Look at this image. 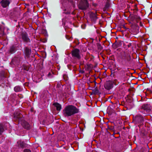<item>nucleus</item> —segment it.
<instances>
[{
  "mask_svg": "<svg viewBox=\"0 0 152 152\" xmlns=\"http://www.w3.org/2000/svg\"><path fill=\"white\" fill-rule=\"evenodd\" d=\"M78 110L75 106L69 105L66 106L63 110V114L65 117L71 116L78 112Z\"/></svg>",
  "mask_w": 152,
  "mask_h": 152,
  "instance_id": "1",
  "label": "nucleus"
},
{
  "mask_svg": "<svg viewBox=\"0 0 152 152\" xmlns=\"http://www.w3.org/2000/svg\"><path fill=\"white\" fill-rule=\"evenodd\" d=\"M79 9L82 10H85L89 7V4L87 0H83L78 5Z\"/></svg>",
  "mask_w": 152,
  "mask_h": 152,
  "instance_id": "2",
  "label": "nucleus"
},
{
  "mask_svg": "<svg viewBox=\"0 0 152 152\" xmlns=\"http://www.w3.org/2000/svg\"><path fill=\"white\" fill-rule=\"evenodd\" d=\"M133 122L135 124H140L141 125L143 123V117L140 115H137L133 118Z\"/></svg>",
  "mask_w": 152,
  "mask_h": 152,
  "instance_id": "3",
  "label": "nucleus"
},
{
  "mask_svg": "<svg viewBox=\"0 0 152 152\" xmlns=\"http://www.w3.org/2000/svg\"><path fill=\"white\" fill-rule=\"evenodd\" d=\"M72 55L73 57L80 59V50L77 49H75L72 50Z\"/></svg>",
  "mask_w": 152,
  "mask_h": 152,
  "instance_id": "4",
  "label": "nucleus"
},
{
  "mask_svg": "<svg viewBox=\"0 0 152 152\" xmlns=\"http://www.w3.org/2000/svg\"><path fill=\"white\" fill-rule=\"evenodd\" d=\"M114 82L112 81H107L104 85V88L107 90H110L113 87Z\"/></svg>",
  "mask_w": 152,
  "mask_h": 152,
  "instance_id": "5",
  "label": "nucleus"
},
{
  "mask_svg": "<svg viewBox=\"0 0 152 152\" xmlns=\"http://www.w3.org/2000/svg\"><path fill=\"white\" fill-rule=\"evenodd\" d=\"M130 18L131 20L133 22H136L137 23H138L141 20V18L140 17L137 15L130 16Z\"/></svg>",
  "mask_w": 152,
  "mask_h": 152,
  "instance_id": "6",
  "label": "nucleus"
},
{
  "mask_svg": "<svg viewBox=\"0 0 152 152\" xmlns=\"http://www.w3.org/2000/svg\"><path fill=\"white\" fill-rule=\"evenodd\" d=\"M10 2L9 0H2L1 2V6L3 8H5L9 6Z\"/></svg>",
  "mask_w": 152,
  "mask_h": 152,
  "instance_id": "7",
  "label": "nucleus"
},
{
  "mask_svg": "<svg viewBox=\"0 0 152 152\" xmlns=\"http://www.w3.org/2000/svg\"><path fill=\"white\" fill-rule=\"evenodd\" d=\"M31 53V49L26 47L25 49V57L26 58H29Z\"/></svg>",
  "mask_w": 152,
  "mask_h": 152,
  "instance_id": "8",
  "label": "nucleus"
},
{
  "mask_svg": "<svg viewBox=\"0 0 152 152\" xmlns=\"http://www.w3.org/2000/svg\"><path fill=\"white\" fill-rule=\"evenodd\" d=\"M96 12H90V18L93 20H95L97 18Z\"/></svg>",
  "mask_w": 152,
  "mask_h": 152,
  "instance_id": "9",
  "label": "nucleus"
},
{
  "mask_svg": "<svg viewBox=\"0 0 152 152\" xmlns=\"http://www.w3.org/2000/svg\"><path fill=\"white\" fill-rule=\"evenodd\" d=\"M18 145L19 148H23L26 147V144L21 140L18 141Z\"/></svg>",
  "mask_w": 152,
  "mask_h": 152,
  "instance_id": "10",
  "label": "nucleus"
},
{
  "mask_svg": "<svg viewBox=\"0 0 152 152\" xmlns=\"http://www.w3.org/2000/svg\"><path fill=\"white\" fill-rule=\"evenodd\" d=\"M22 38L23 41L26 42H29L30 40L28 37L27 34H22Z\"/></svg>",
  "mask_w": 152,
  "mask_h": 152,
  "instance_id": "11",
  "label": "nucleus"
},
{
  "mask_svg": "<svg viewBox=\"0 0 152 152\" xmlns=\"http://www.w3.org/2000/svg\"><path fill=\"white\" fill-rule=\"evenodd\" d=\"M131 57L130 56L127 55L124 57L122 61L126 63L130 61L131 60Z\"/></svg>",
  "mask_w": 152,
  "mask_h": 152,
  "instance_id": "12",
  "label": "nucleus"
},
{
  "mask_svg": "<svg viewBox=\"0 0 152 152\" xmlns=\"http://www.w3.org/2000/svg\"><path fill=\"white\" fill-rule=\"evenodd\" d=\"M142 107L144 110H146L147 111L150 110L151 108L150 105L148 104L143 105L142 106Z\"/></svg>",
  "mask_w": 152,
  "mask_h": 152,
  "instance_id": "13",
  "label": "nucleus"
},
{
  "mask_svg": "<svg viewBox=\"0 0 152 152\" xmlns=\"http://www.w3.org/2000/svg\"><path fill=\"white\" fill-rule=\"evenodd\" d=\"M53 105L56 108V110L58 111H60L61 108V106L59 104L57 103H55L53 104Z\"/></svg>",
  "mask_w": 152,
  "mask_h": 152,
  "instance_id": "14",
  "label": "nucleus"
},
{
  "mask_svg": "<svg viewBox=\"0 0 152 152\" xmlns=\"http://www.w3.org/2000/svg\"><path fill=\"white\" fill-rule=\"evenodd\" d=\"M14 90L16 92L20 91L22 90L20 87L18 86H15L14 88Z\"/></svg>",
  "mask_w": 152,
  "mask_h": 152,
  "instance_id": "15",
  "label": "nucleus"
},
{
  "mask_svg": "<svg viewBox=\"0 0 152 152\" xmlns=\"http://www.w3.org/2000/svg\"><path fill=\"white\" fill-rule=\"evenodd\" d=\"M15 51V48L14 46H12L10 47L9 50L10 53H14Z\"/></svg>",
  "mask_w": 152,
  "mask_h": 152,
  "instance_id": "16",
  "label": "nucleus"
},
{
  "mask_svg": "<svg viewBox=\"0 0 152 152\" xmlns=\"http://www.w3.org/2000/svg\"><path fill=\"white\" fill-rule=\"evenodd\" d=\"M25 124H22V125L26 129H28L29 127V124L26 122H25Z\"/></svg>",
  "mask_w": 152,
  "mask_h": 152,
  "instance_id": "17",
  "label": "nucleus"
},
{
  "mask_svg": "<svg viewBox=\"0 0 152 152\" xmlns=\"http://www.w3.org/2000/svg\"><path fill=\"white\" fill-rule=\"evenodd\" d=\"M53 76V73L52 72H49L48 74V77H49L51 78Z\"/></svg>",
  "mask_w": 152,
  "mask_h": 152,
  "instance_id": "18",
  "label": "nucleus"
},
{
  "mask_svg": "<svg viewBox=\"0 0 152 152\" xmlns=\"http://www.w3.org/2000/svg\"><path fill=\"white\" fill-rule=\"evenodd\" d=\"M4 129L2 125L0 124V134L3 131Z\"/></svg>",
  "mask_w": 152,
  "mask_h": 152,
  "instance_id": "19",
  "label": "nucleus"
},
{
  "mask_svg": "<svg viewBox=\"0 0 152 152\" xmlns=\"http://www.w3.org/2000/svg\"><path fill=\"white\" fill-rule=\"evenodd\" d=\"M22 115L20 114H19L18 115H15V117H16L17 118H19L21 117Z\"/></svg>",
  "mask_w": 152,
  "mask_h": 152,
  "instance_id": "20",
  "label": "nucleus"
},
{
  "mask_svg": "<svg viewBox=\"0 0 152 152\" xmlns=\"http://www.w3.org/2000/svg\"><path fill=\"white\" fill-rule=\"evenodd\" d=\"M63 78L64 80L66 81L68 80V77L66 75H63Z\"/></svg>",
  "mask_w": 152,
  "mask_h": 152,
  "instance_id": "21",
  "label": "nucleus"
},
{
  "mask_svg": "<svg viewBox=\"0 0 152 152\" xmlns=\"http://www.w3.org/2000/svg\"><path fill=\"white\" fill-rule=\"evenodd\" d=\"M24 152H31V151L29 149H26L24 150Z\"/></svg>",
  "mask_w": 152,
  "mask_h": 152,
  "instance_id": "22",
  "label": "nucleus"
},
{
  "mask_svg": "<svg viewBox=\"0 0 152 152\" xmlns=\"http://www.w3.org/2000/svg\"><path fill=\"white\" fill-rule=\"evenodd\" d=\"M98 48L100 50H102V47L100 45H99V46L98 47Z\"/></svg>",
  "mask_w": 152,
  "mask_h": 152,
  "instance_id": "23",
  "label": "nucleus"
},
{
  "mask_svg": "<svg viewBox=\"0 0 152 152\" xmlns=\"http://www.w3.org/2000/svg\"><path fill=\"white\" fill-rule=\"evenodd\" d=\"M93 5L94 6L96 7L97 5V4H95V3H93Z\"/></svg>",
  "mask_w": 152,
  "mask_h": 152,
  "instance_id": "24",
  "label": "nucleus"
},
{
  "mask_svg": "<svg viewBox=\"0 0 152 152\" xmlns=\"http://www.w3.org/2000/svg\"><path fill=\"white\" fill-rule=\"evenodd\" d=\"M140 25L141 26H142V24L141 22V21H140Z\"/></svg>",
  "mask_w": 152,
  "mask_h": 152,
  "instance_id": "25",
  "label": "nucleus"
}]
</instances>
